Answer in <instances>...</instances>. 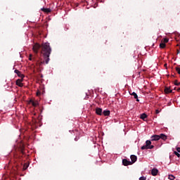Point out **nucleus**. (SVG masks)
I'll list each match as a JSON object with an SVG mask.
<instances>
[{
	"label": "nucleus",
	"mask_w": 180,
	"mask_h": 180,
	"mask_svg": "<svg viewBox=\"0 0 180 180\" xmlns=\"http://www.w3.org/2000/svg\"><path fill=\"white\" fill-rule=\"evenodd\" d=\"M96 115H98L99 116H102V108H96Z\"/></svg>",
	"instance_id": "obj_9"
},
{
	"label": "nucleus",
	"mask_w": 180,
	"mask_h": 180,
	"mask_svg": "<svg viewBox=\"0 0 180 180\" xmlns=\"http://www.w3.org/2000/svg\"><path fill=\"white\" fill-rule=\"evenodd\" d=\"M155 113H156V115H158V113H160V110H155Z\"/></svg>",
	"instance_id": "obj_26"
},
{
	"label": "nucleus",
	"mask_w": 180,
	"mask_h": 180,
	"mask_svg": "<svg viewBox=\"0 0 180 180\" xmlns=\"http://www.w3.org/2000/svg\"><path fill=\"white\" fill-rule=\"evenodd\" d=\"M167 63H165V65H164V66L167 68Z\"/></svg>",
	"instance_id": "obj_29"
},
{
	"label": "nucleus",
	"mask_w": 180,
	"mask_h": 180,
	"mask_svg": "<svg viewBox=\"0 0 180 180\" xmlns=\"http://www.w3.org/2000/svg\"><path fill=\"white\" fill-rule=\"evenodd\" d=\"M103 115H104V116H109V115H110V111L105 110L103 112Z\"/></svg>",
	"instance_id": "obj_13"
},
{
	"label": "nucleus",
	"mask_w": 180,
	"mask_h": 180,
	"mask_svg": "<svg viewBox=\"0 0 180 180\" xmlns=\"http://www.w3.org/2000/svg\"><path fill=\"white\" fill-rule=\"evenodd\" d=\"M30 103H31L32 105V106H37V105H39V103H37V101H34L33 100H30Z\"/></svg>",
	"instance_id": "obj_11"
},
{
	"label": "nucleus",
	"mask_w": 180,
	"mask_h": 180,
	"mask_svg": "<svg viewBox=\"0 0 180 180\" xmlns=\"http://www.w3.org/2000/svg\"><path fill=\"white\" fill-rule=\"evenodd\" d=\"M139 180H147V177L141 176V177L139 178Z\"/></svg>",
	"instance_id": "obj_22"
},
{
	"label": "nucleus",
	"mask_w": 180,
	"mask_h": 180,
	"mask_svg": "<svg viewBox=\"0 0 180 180\" xmlns=\"http://www.w3.org/2000/svg\"><path fill=\"white\" fill-rule=\"evenodd\" d=\"M159 137H160V139H162V140H164V141L167 140V136L164 134H161L160 135H159Z\"/></svg>",
	"instance_id": "obj_16"
},
{
	"label": "nucleus",
	"mask_w": 180,
	"mask_h": 180,
	"mask_svg": "<svg viewBox=\"0 0 180 180\" xmlns=\"http://www.w3.org/2000/svg\"><path fill=\"white\" fill-rule=\"evenodd\" d=\"M174 154L175 155H176V157H178L179 158H180V154H179V153H178V152H176V151H174Z\"/></svg>",
	"instance_id": "obj_21"
},
{
	"label": "nucleus",
	"mask_w": 180,
	"mask_h": 180,
	"mask_svg": "<svg viewBox=\"0 0 180 180\" xmlns=\"http://www.w3.org/2000/svg\"><path fill=\"white\" fill-rule=\"evenodd\" d=\"M122 165H124V167H127V165H131V162L127 160V159H123Z\"/></svg>",
	"instance_id": "obj_4"
},
{
	"label": "nucleus",
	"mask_w": 180,
	"mask_h": 180,
	"mask_svg": "<svg viewBox=\"0 0 180 180\" xmlns=\"http://www.w3.org/2000/svg\"><path fill=\"white\" fill-rule=\"evenodd\" d=\"M176 71L180 75V68L179 67H176Z\"/></svg>",
	"instance_id": "obj_20"
},
{
	"label": "nucleus",
	"mask_w": 180,
	"mask_h": 180,
	"mask_svg": "<svg viewBox=\"0 0 180 180\" xmlns=\"http://www.w3.org/2000/svg\"><path fill=\"white\" fill-rule=\"evenodd\" d=\"M22 80L20 79H17L16 82H15L16 85H18V86H20V87L23 86V84L22 83Z\"/></svg>",
	"instance_id": "obj_10"
},
{
	"label": "nucleus",
	"mask_w": 180,
	"mask_h": 180,
	"mask_svg": "<svg viewBox=\"0 0 180 180\" xmlns=\"http://www.w3.org/2000/svg\"><path fill=\"white\" fill-rule=\"evenodd\" d=\"M42 11V12H45L46 13H50V12H51V9L50 8H41V9Z\"/></svg>",
	"instance_id": "obj_12"
},
{
	"label": "nucleus",
	"mask_w": 180,
	"mask_h": 180,
	"mask_svg": "<svg viewBox=\"0 0 180 180\" xmlns=\"http://www.w3.org/2000/svg\"><path fill=\"white\" fill-rule=\"evenodd\" d=\"M172 77H174V75H172Z\"/></svg>",
	"instance_id": "obj_34"
},
{
	"label": "nucleus",
	"mask_w": 180,
	"mask_h": 180,
	"mask_svg": "<svg viewBox=\"0 0 180 180\" xmlns=\"http://www.w3.org/2000/svg\"><path fill=\"white\" fill-rule=\"evenodd\" d=\"M131 164H134V162H136V161H137V156L134 155H131Z\"/></svg>",
	"instance_id": "obj_7"
},
{
	"label": "nucleus",
	"mask_w": 180,
	"mask_h": 180,
	"mask_svg": "<svg viewBox=\"0 0 180 180\" xmlns=\"http://www.w3.org/2000/svg\"><path fill=\"white\" fill-rule=\"evenodd\" d=\"M169 179H170V180L175 179V176H174L172 174L169 175Z\"/></svg>",
	"instance_id": "obj_19"
},
{
	"label": "nucleus",
	"mask_w": 180,
	"mask_h": 180,
	"mask_svg": "<svg viewBox=\"0 0 180 180\" xmlns=\"http://www.w3.org/2000/svg\"><path fill=\"white\" fill-rule=\"evenodd\" d=\"M163 41H164V43H168L169 39L167 38H165Z\"/></svg>",
	"instance_id": "obj_23"
},
{
	"label": "nucleus",
	"mask_w": 180,
	"mask_h": 180,
	"mask_svg": "<svg viewBox=\"0 0 180 180\" xmlns=\"http://www.w3.org/2000/svg\"><path fill=\"white\" fill-rule=\"evenodd\" d=\"M179 85H180V82H179V83H178L177 86H179Z\"/></svg>",
	"instance_id": "obj_31"
},
{
	"label": "nucleus",
	"mask_w": 180,
	"mask_h": 180,
	"mask_svg": "<svg viewBox=\"0 0 180 180\" xmlns=\"http://www.w3.org/2000/svg\"><path fill=\"white\" fill-rule=\"evenodd\" d=\"M130 95L134 96V99H136V102H140V100H139V96H137V94L136 92L130 93Z\"/></svg>",
	"instance_id": "obj_8"
},
{
	"label": "nucleus",
	"mask_w": 180,
	"mask_h": 180,
	"mask_svg": "<svg viewBox=\"0 0 180 180\" xmlns=\"http://www.w3.org/2000/svg\"><path fill=\"white\" fill-rule=\"evenodd\" d=\"M141 119H142V120H146V119H147V114H146V113L141 114Z\"/></svg>",
	"instance_id": "obj_15"
},
{
	"label": "nucleus",
	"mask_w": 180,
	"mask_h": 180,
	"mask_svg": "<svg viewBox=\"0 0 180 180\" xmlns=\"http://www.w3.org/2000/svg\"><path fill=\"white\" fill-rule=\"evenodd\" d=\"M32 50L35 53V56L33 57V55L30 54V61H37L39 67H41L45 63L49 64V61H50V55L51 54L50 44L44 43L40 45L37 43L33 46Z\"/></svg>",
	"instance_id": "obj_1"
},
{
	"label": "nucleus",
	"mask_w": 180,
	"mask_h": 180,
	"mask_svg": "<svg viewBox=\"0 0 180 180\" xmlns=\"http://www.w3.org/2000/svg\"><path fill=\"white\" fill-rule=\"evenodd\" d=\"M21 153L22 154H25V153L23 152V149L21 150Z\"/></svg>",
	"instance_id": "obj_28"
},
{
	"label": "nucleus",
	"mask_w": 180,
	"mask_h": 180,
	"mask_svg": "<svg viewBox=\"0 0 180 180\" xmlns=\"http://www.w3.org/2000/svg\"><path fill=\"white\" fill-rule=\"evenodd\" d=\"M154 148V146L151 145V141L147 140L146 141V145L141 147V150H153Z\"/></svg>",
	"instance_id": "obj_2"
},
{
	"label": "nucleus",
	"mask_w": 180,
	"mask_h": 180,
	"mask_svg": "<svg viewBox=\"0 0 180 180\" xmlns=\"http://www.w3.org/2000/svg\"><path fill=\"white\" fill-rule=\"evenodd\" d=\"M165 43L164 42H161L160 44V49H165Z\"/></svg>",
	"instance_id": "obj_17"
},
{
	"label": "nucleus",
	"mask_w": 180,
	"mask_h": 180,
	"mask_svg": "<svg viewBox=\"0 0 180 180\" xmlns=\"http://www.w3.org/2000/svg\"><path fill=\"white\" fill-rule=\"evenodd\" d=\"M41 77L43 78V75H41Z\"/></svg>",
	"instance_id": "obj_33"
},
{
	"label": "nucleus",
	"mask_w": 180,
	"mask_h": 180,
	"mask_svg": "<svg viewBox=\"0 0 180 180\" xmlns=\"http://www.w3.org/2000/svg\"><path fill=\"white\" fill-rule=\"evenodd\" d=\"M27 168H29V164L27 163H25L24 165H23V169L24 171L27 169Z\"/></svg>",
	"instance_id": "obj_18"
},
{
	"label": "nucleus",
	"mask_w": 180,
	"mask_h": 180,
	"mask_svg": "<svg viewBox=\"0 0 180 180\" xmlns=\"http://www.w3.org/2000/svg\"><path fill=\"white\" fill-rule=\"evenodd\" d=\"M160 139V135H153L150 137V141H158Z\"/></svg>",
	"instance_id": "obj_3"
},
{
	"label": "nucleus",
	"mask_w": 180,
	"mask_h": 180,
	"mask_svg": "<svg viewBox=\"0 0 180 180\" xmlns=\"http://www.w3.org/2000/svg\"><path fill=\"white\" fill-rule=\"evenodd\" d=\"M41 95V93L40 91L37 92V96H40Z\"/></svg>",
	"instance_id": "obj_24"
},
{
	"label": "nucleus",
	"mask_w": 180,
	"mask_h": 180,
	"mask_svg": "<svg viewBox=\"0 0 180 180\" xmlns=\"http://www.w3.org/2000/svg\"><path fill=\"white\" fill-rule=\"evenodd\" d=\"M165 94H171L172 92V90L168 87L165 89Z\"/></svg>",
	"instance_id": "obj_14"
},
{
	"label": "nucleus",
	"mask_w": 180,
	"mask_h": 180,
	"mask_svg": "<svg viewBox=\"0 0 180 180\" xmlns=\"http://www.w3.org/2000/svg\"><path fill=\"white\" fill-rule=\"evenodd\" d=\"M75 141H77V138L75 139Z\"/></svg>",
	"instance_id": "obj_32"
},
{
	"label": "nucleus",
	"mask_w": 180,
	"mask_h": 180,
	"mask_svg": "<svg viewBox=\"0 0 180 180\" xmlns=\"http://www.w3.org/2000/svg\"><path fill=\"white\" fill-rule=\"evenodd\" d=\"M177 153H180V148H176Z\"/></svg>",
	"instance_id": "obj_27"
},
{
	"label": "nucleus",
	"mask_w": 180,
	"mask_h": 180,
	"mask_svg": "<svg viewBox=\"0 0 180 180\" xmlns=\"http://www.w3.org/2000/svg\"><path fill=\"white\" fill-rule=\"evenodd\" d=\"M177 91H178V92H180V88H179V89H177Z\"/></svg>",
	"instance_id": "obj_30"
},
{
	"label": "nucleus",
	"mask_w": 180,
	"mask_h": 180,
	"mask_svg": "<svg viewBox=\"0 0 180 180\" xmlns=\"http://www.w3.org/2000/svg\"><path fill=\"white\" fill-rule=\"evenodd\" d=\"M174 85L178 86V80H175V81H174Z\"/></svg>",
	"instance_id": "obj_25"
},
{
	"label": "nucleus",
	"mask_w": 180,
	"mask_h": 180,
	"mask_svg": "<svg viewBox=\"0 0 180 180\" xmlns=\"http://www.w3.org/2000/svg\"><path fill=\"white\" fill-rule=\"evenodd\" d=\"M151 174L153 175V176H157V175H158V169L153 168L151 170Z\"/></svg>",
	"instance_id": "obj_5"
},
{
	"label": "nucleus",
	"mask_w": 180,
	"mask_h": 180,
	"mask_svg": "<svg viewBox=\"0 0 180 180\" xmlns=\"http://www.w3.org/2000/svg\"><path fill=\"white\" fill-rule=\"evenodd\" d=\"M14 72L17 74V75L20 77V78H25V75H23V74H22V72H20V71H19L18 70H15Z\"/></svg>",
	"instance_id": "obj_6"
}]
</instances>
